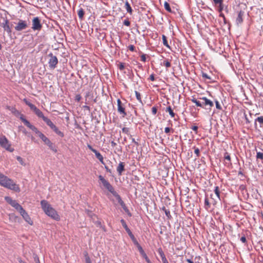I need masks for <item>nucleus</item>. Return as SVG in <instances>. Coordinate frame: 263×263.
I'll return each instance as SVG.
<instances>
[{"label":"nucleus","mask_w":263,"mask_h":263,"mask_svg":"<svg viewBox=\"0 0 263 263\" xmlns=\"http://www.w3.org/2000/svg\"><path fill=\"white\" fill-rule=\"evenodd\" d=\"M199 99L201 100V108H203L206 109H211V108L214 106L213 101L208 99L205 97L199 98Z\"/></svg>","instance_id":"0eeeda50"},{"label":"nucleus","mask_w":263,"mask_h":263,"mask_svg":"<svg viewBox=\"0 0 263 263\" xmlns=\"http://www.w3.org/2000/svg\"><path fill=\"white\" fill-rule=\"evenodd\" d=\"M215 105H216V108L219 109V110H221L222 109V107H221L220 104H219V102L217 100H215Z\"/></svg>","instance_id":"c03bdc74"},{"label":"nucleus","mask_w":263,"mask_h":263,"mask_svg":"<svg viewBox=\"0 0 263 263\" xmlns=\"http://www.w3.org/2000/svg\"><path fill=\"white\" fill-rule=\"evenodd\" d=\"M152 112L153 115H155L157 112V107L156 106H154L152 108Z\"/></svg>","instance_id":"8fccbe9b"},{"label":"nucleus","mask_w":263,"mask_h":263,"mask_svg":"<svg viewBox=\"0 0 263 263\" xmlns=\"http://www.w3.org/2000/svg\"><path fill=\"white\" fill-rule=\"evenodd\" d=\"M125 8L127 12L129 13L130 15L133 14V9L127 1H126L125 3Z\"/></svg>","instance_id":"5701e85b"},{"label":"nucleus","mask_w":263,"mask_h":263,"mask_svg":"<svg viewBox=\"0 0 263 263\" xmlns=\"http://www.w3.org/2000/svg\"><path fill=\"white\" fill-rule=\"evenodd\" d=\"M124 211L126 213V214L129 216L131 217L132 216V213L130 212L126 205L125 204L124 206L122 207Z\"/></svg>","instance_id":"4c0bfd02"},{"label":"nucleus","mask_w":263,"mask_h":263,"mask_svg":"<svg viewBox=\"0 0 263 263\" xmlns=\"http://www.w3.org/2000/svg\"><path fill=\"white\" fill-rule=\"evenodd\" d=\"M99 179L102 183L103 186L112 195L116 192L108 181L106 180L102 175L99 176Z\"/></svg>","instance_id":"423d86ee"},{"label":"nucleus","mask_w":263,"mask_h":263,"mask_svg":"<svg viewBox=\"0 0 263 263\" xmlns=\"http://www.w3.org/2000/svg\"><path fill=\"white\" fill-rule=\"evenodd\" d=\"M81 98L82 97L80 95H77L75 97V100L76 101L79 102L81 100Z\"/></svg>","instance_id":"603ef678"},{"label":"nucleus","mask_w":263,"mask_h":263,"mask_svg":"<svg viewBox=\"0 0 263 263\" xmlns=\"http://www.w3.org/2000/svg\"><path fill=\"white\" fill-rule=\"evenodd\" d=\"M85 261H86V263H91V260L88 255L86 256Z\"/></svg>","instance_id":"6e6d98bb"},{"label":"nucleus","mask_w":263,"mask_h":263,"mask_svg":"<svg viewBox=\"0 0 263 263\" xmlns=\"http://www.w3.org/2000/svg\"><path fill=\"white\" fill-rule=\"evenodd\" d=\"M122 131L123 133L127 134V135H129L130 137H132V135H130L129 133V129L127 127H123L122 129Z\"/></svg>","instance_id":"c9c22d12"},{"label":"nucleus","mask_w":263,"mask_h":263,"mask_svg":"<svg viewBox=\"0 0 263 263\" xmlns=\"http://www.w3.org/2000/svg\"><path fill=\"white\" fill-rule=\"evenodd\" d=\"M51 129L60 137L63 138L64 136V133L60 131L55 125Z\"/></svg>","instance_id":"a211bd4d"},{"label":"nucleus","mask_w":263,"mask_h":263,"mask_svg":"<svg viewBox=\"0 0 263 263\" xmlns=\"http://www.w3.org/2000/svg\"><path fill=\"white\" fill-rule=\"evenodd\" d=\"M34 261L36 262V263H40L39 258L37 256H35L34 257Z\"/></svg>","instance_id":"338daca9"},{"label":"nucleus","mask_w":263,"mask_h":263,"mask_svg":"<svg viewBox=\"0 0 263 263\" xmlns=\"http://www.w3.org/2000/svg\"><path fill=\"white\" fill-rule=\"evenodd\" d=\"M130 238H131L132 240L133 241V243H134V245L135 246H136L137 248L141 247L139 243V242H138V241L135 237L134 235H133L132 237H131Z\"/></svg>","instance_id":"c85d7f7f"},{"label":"nucleus","mask_w":263,"mask_h":263,"mask_svg":"<svg viewBox=\"0 0 263 263\" xmlns=\"http://www.w3.org/2000/svg\"><path fill=\"white\" fill-rule=\"evenodd\" d=\"M17 211L19 212L22 216L27 213L22 206H21Z\"/></svg>","instance_id":"a19ab883"},{"label":"nucleus","mask_w":263,"mask_h":263,"mask_svg":"<svg viewBox=\"0 0 263 263\" xmlns=\"http://www.w3.org/2000/svg\"><path fill=\"white\" fill-rule=\"evenodd\" d=\"M0 185L16 192H20L21 191L18 185L1 173H0Z\"/></svg>","instance_id":"f03ea898"},{"label":"nucleus","mask_w":263,"mask_h":263,"mask_svg":"<svg viewBox=\"0 0 263 263\" xmlns=\"http://www.w3.org/2000/svg\"><path fill=\"white\" fill-rule=\"evenodd\" d=\"M118 68L120 70H123L125 68L124 63H120L118 65Z\"/></svg>","instance_id":"de8ad7c7"},{"label":"nucleus","mask_w":263,"mask_h":263,"mask_svg":"<svg viewBox=\"0 0 263 263\" xmlns=\"http://www.w3.org/2000/svg\"><path fill=\"white\" fill-rule=\"evenodd\" d=\"M161 210L164 212L166 216L167 217L168 219H170L172 218L170 211L168 209H166L165 206H163L161 208Z\"/></svg>","instance_id":"4be33fe9"},{"label":"nucleus","mask_w":263,"mask_h":263,"mask_svg":"<svg viewBox=\"0 0 263 263\" xmlns=\"http://www.w3.org/2000/svg\"><path fill=\"white\" fill-rule=\"evenodd\" d=\"M17 160L20 163V164L23 166L25 165V163L23 159V158L20 156L16 157Z\"/></svg>","instance_id":"79ce46f5"},{"label":"nucleus","mask_w":263,"mask_h":263,"mask_svg":"<svg viewBox=\"0 0 263 263\" xmlns=\"http://www.w3.org/2000/svg\"><path fill=\"white\" fill-rule=\"evenodd\" d=\"M256 159L263 160V153L261 152H257Z\"/></svg>","instance_id":"37998d69"},{"label":"nucleus","mask_w":263,"mask_h":263,"mask_svg":"<svg viewBox=\"0 0 263 263\" xmlns=\"http://www.w3.org/2000/svg\"><path fill=\"white\" fill-rule=\"evenodd\" d=\"M194 148L195 149V151H194L195 154L196 155L197 157H199L200 155V151H199V148L195 147H194Z\"/></svg>","instance_id":"09e8293b"},{"label":"nucleus","mask_w":263,"mask_h":263,"mask_svg":"<svg viewBox=\"0 0 263 263\" xmlns=\"http://www.w3.org/2000/svg\"><path fill=\"white\" fill-rule=\"evenodd\" d=\"M244 14V12L240 11L238 13V16L236 18V22L237 25L241 24L243 22L242 16Z\"/></svg>","instance_id":"dca6fc26"},{"label":"nucleus","mask_w":263,"mask_h":263,"mask_svg":"<svg viewBox=\"0 0 263 263\" xmlns=\"http://www.w3.org/2000/svg\"><path fill=\"white\" fill-rule=\"evenodd\" d=\"M222 1L223 0H213L214 3L215 4H219V5H220V6L221 5V4L222 3Z\"/></svg>","instance_id":"864d4df0"},{"label":"nucleus","mask_w":263,"mask_h":263,"mask_svg":"<svg viewBox=\"0 0 263 263\" xmlns=\"http://www.w3.org/2000/svg\"><path fill=\"white\" fill-rule=\"evenodd\" d=\"M214 192L217 197V198L220 199V191L218 186H215L214 189Z\"/></svg>","instance_id":"72a5a7b5"},{"label":"nucleus","mask_w":263,"mask_h":263,"mask_svg":"<svg viewBox=\"0 0 263 263\" xmlns=\"http://www.w3.org/2000/svg\"><path fill=\"white\" fill-rule=\"evenodd\" d=\"M138 250H139L140 254L141 255V256L144 258L147 255L146 254V253H145V252L144 251L143 249H142V247H140L138 248Z\"/></svg>","instance_id":"7c9ffc66"},{"label":"nucleus","mask_w":263,"mask_h":263,"mask_svg":"<svg viewBox=\"0 0 263 263\" xmlns=\"http://www.w3.org/2000/svg\"><path fill=\"white\" fill-rule=\"evenodd\" d=\"M202 77L203 78H204V79H208L210 80H211V79H212L211 77L209 76L208 74H206V73H204L203 72H202Z\"/></svg>","instance_id":"a18cd8bd"},{"label":"nucleus","mask_w":263,"mask_h":263,"mask_svg":"<svg viewBox=\"0 0 263 263\" xmlns=\"http://www.w3.org/2000/svg\"><path fill=\"white\" fill-rule=\"evenodd\" d=\"M170 130H171V128L168 127H166L164 129V132L166 134H168V133H170Z\"/></svg>","instance_id":"bf43d9fd"},{"label":"nucleus","mask_w":263,"mask_h":263,"mask_svg":"<svg viewBox=\"0 0 263 263\" xmlns=\"http://www.w3.org/2000/svg\"><path fill=\"white\" fill-rule=\"evenodd\" d=\"M164 6L166 10H167L168 12H171V8L170 7L169 4L167 2H165L164 4Z\"/></svg>","instance_id":"f704fd0d"},{"label":"nucleus","mask_w":263,"mask_h":263,"mask_svg":"<svg viewBox=\"0 0 263 263\" xmlns=\"http://www.w3.org/2000/svg\"><path fill=\"white\" fill-rule=\"evenodd\" d=\"M128 49L131 51H134L135 50V47L133 45H130L128 46Z\"/></svg>","instance_id":"5fc2aeb1"},{"label":"nucleus","mask_w":263,"mask_h":263,"mask_svg":"<svg viewBox=\"0 0 263 263\" xmlns=\"http://www.w3.org/2000/svg\"><path fill=\"white\" fill-rule=\"evenodd\" d=\"M117 106L118 112L120 115H122L123 117H125L127 115V114L125 111V105L119 99L117 100Z\"/></svg>","instance_id":"1a4fd4ad"},{"label":"nucleus","mask_w":263,"mask_h":263,"mask_svg":"<svg viewBox=\"0 0 263 263\" xmlns=\"http://www.w3.org/2000/svg\"><path fill=\"white\" fill-rule=\"evenodd\" d=\"M145 259V261L147 263H152L151 261L149 260L147 256H146L144 258Z\"/></svg>","instance_id":"e2e57ef3"},{"label":"nucleus","mask_w":263,"mask_h":263,"mask_svg":"<svg viewBox=\"0 0 263 263\" xmlns=\"http://www.w3.org/2000/svg\"><path fill=\"white\" fill-rule=\"evenodd\" d=\"M97 158V159L100 161V162L102 164H104V160H103V156L99 153L98 151H97L96 149L93 152Z\"/></svg>","instance_id":"6ab92c4d"},{"label":"nucleus","mask_w":263,"mask_h":263,"mask_svg":"<svg viewBox=\"0 0 263 263\" xmlns=\"http://www.w3.org/2000/svg\"><path fill=\"white\" fill-rule=\"evenodd\" d=\"M166 112H168L172 118H174L175 116V114L174 112L172 107L168 106L165 109Z\"/></svg>","instance_id":"393cba45"},{"label":"nucleus","mask_w":263,"mask_h":263,"mask_svg":"<svg viewBox=\"0 0 263 263\" xmlns=\"http://www.w3.org/2000/svg\"><path fill=\"white\" fill-rule=\"evenodd\" d=\"M48 57H50V59L48 61L49 66L50 68L54 69L58 63V60L57 57L53 55L52 53H50L48 54Z\"/></svg>","instance_id":"6e6552de"},{"label":"nucleus","mask_w":263,"mask_h":263,"mask_svg":"<svg viewBox=\"0 0 263 263\" xmlns=\"http://www.w3.org/2000/svg\"><path fill=\"white\" fill-rule=\"evenodd\" d=\"M162 259V261L163 262V263H168L167 259L166 257L164 258H162L161 259Z\"/></svg>","instance_id":"774afa93"},{"label":"nucleus","mask_w":263,"mask_h":263,"mask_svg":"<svg viewBox=\"0 0 263 263\" xmlns=\"http://www.w3.org/2000/svg\"><path fill=\"white\" fill-rule=\"evenodd\" d=\"M240 240L243 243L246 244L247 242V239H246L245 235H243L241 237V238H240Z\"/></svg>","instance_id":"49530a36"},{"label":"nucleus","mask_w":263,"mask_h":263,"mask_svg":"<svg viewBox=\"0 0 263 263\" xmlns=\"http://www.w3.org/2000/svg\"><path fill=\"white\" fill-rule=\"evenodd\" d=\"M135 95H136V98L140 102L142 103V100H141V94L140 92H138L137 91H135Z\"/></svg>","instance_id":"ea45409f"},{"label":"nucleus","mask_w":263,"mask_h":263,"mask_svg":"<svg viewBox=\"0 0 263 263\" xmlns=\"http://www.w3.org/2000/svg\"><path fill=\"white\" fill-rule=\"evenodd\" d=\"M149 80H151L152 81H154L155 80V76L154 74H152L149 77Z\"/></svg>","instance_id":"680f3d73"},{"label":"nucleus","mask_w":263,"mask_h":263,"mask_svg":"<svg viewBox=\"0 0 263 263\" xmlns=\"http://www.w3.org/2000/svg\"><path fill=\"white\" fill-rule=\"evenodd\" d=\"M6 201L9 203L10 205L15 200H13L11 197L7 196L5 198Z\"/></svg>","instance_id":"58836bf2"},{"label":"nucleus","mask_w":263,"mask_h":263,"mask_svg":"<svg viewBox=\"0 0 263 263\" xmlns=\"http://www.w3.org/2000/svg\"><path fill=\"white\" fill-rule=\"evenodd\" d=\"M87 214H88V216H90L91 218H92L93 216H95L96 217V215L93 213H92L91 212H90V211H87Z\"/></svg>","instance_id":"4d7b16f0"},{"label":"nucleus","mask_w":263,"mask_h":263,"mask_svg":"<svg viewBox=\"0 0 263 263\" xmlns=\"http://www.w3.org/2000/svg\"><path fill=\"white\" fill-rule=\"evenodd\" d=\"M0 146L9 152H12L14 151V149L11 147V144L5 136H0Z\"/></svg>","instance_id":"39448f33"},{"label":"nucleus","mask_w":263,"mask_h":263,"mask_svg":"<svg viewBox=\"0 0 263 263\" xmlns=\"http://www.w3.org/2000/svg\"><path fill=\"white\" fill-rule=\"evenodd\" d=\"M27 27V25L26 21L21 20L18 21L17 25L15 27V29L16 31H21L25 29Z\"/></svg>","instance_id":"f8f14e48"},{"label":"nucleus","mask_w":263,"mask_h":263,"mask_svg":"<svg viewBox=\"0 0 263 263\" xmlns=\"http://www.w3.org/2000/svg\"><path fill=\"white\" fill-rule=\"evenodd\" d=\"M204 204H205V205H208V206H209V200L208 199V198H205V200H204Z\"/></svg>","instance_id":"0e129e2a"},{"label":"nucleus","mask_w":263,"mask_h":263,"mask_svg":"<svg viewBox=\"0 0 263 263\" xmlns=\"http://www.w3.org/2000/svg\"><path fill=\"white\" fill-rule=\"evenodd\" d=\"M224 164L227 167H231L232 166V163L231 157L228 152H225L224 154Z\"/></svg>","instance_id":"ddd939ff"},{"label":"nucleus","mask_w":263,"mask_h":263,"mask_svg":"<svg viewBox=\"0 0 263 263\" xmlns=\"http://www.w3.org/2000/svg\"><path fill=\"white\" fill-rule=\"evenodd\" d=\"M112 195L116 197V198L118 200L119 203L121 202V201H123L122 200L120 196L117 193V192H116Z\"/></svg>","instance_id":"473e14b6"},{"label":"nucleus","mask_w":263,"mask_h":263,"mask_svg":"<svg viewBox=\"0 0 263 263\" xmlns=\"http://www.w3.org/2000/svg\"><path fill=\"white\" fill-rule=\"evenodd\" d=\"M141 61H143V62H145L146 61V56H145V54H142L141 56Z\"/></svg>","instance_id":"052dcab7"},{"label":"nucleus","mask_w":263,"mask_h":263,"mask_svg":"<svg viewBox=\"0 0 263 263\" xmlns=\"http://www.w3.org/2000/svg\"><path fill=\"white\" fill-rule=\"evenodd\" d=\"M258 121L260 123V127H262L263 126V116H260L257 118L255 120V126H256V122Z\"/></svg>","instance_id":"a878e982"},{"label":"nucleus","mask_w":263,"mask_h":263,"mask_svg":"<svg viewBox=\"0 0 263 263\" xmlns=\"http://www.w3.org/2000/svg\"><path fill=\"white\" fill-rule=\"evenodd\" d=\"M22 217L24 218V219L29 224H33V221L31 220V218L30 217L27 213H25L24 215L22 216Z\"/></svg>","instance_id":"412c9836"},{"label":"nucleus","mask_w":263,"mask_h":263,"mask_svg":"<svg viewBox=\"0 0 263 263\" xmlns=\"http://www.w3.org/2000/svg\"><path fill=\"white\" fill-rule=\"evenodd\" d=\"M23 101L34 111L39 118H42L43 120L46 117L44 116L42 111L38 109L34 104L28 101L26 99H24Z\"/></svg>","instance_id":"20e7f679"},{"label":"nucleus","mask_w":263,"mask_h":263,"mask_svg":"<svg viewBox=\"0 0 263 263\" xmlns=\"http://www.w3.org/2000/svg\"><path fill=\"white\" fill-rule=\"evenodd\" d=\"M21 120L24 123V124L29 128L30 129L33 130L37 136L42 139L44 143L47 145L49 148L53 152L57 153L58 152L57 148L55 145L48 139L46 136H45L42 133L38 130V129L32 125L27 120L24 119L23 117H21Z\"/></svg>","instance_id":"f257e3e1"},{"label":"nucleus","mask_w":263,"mask_h":263,"mask_svg":"<svg viewBox=\"0 0 263 263\" xmlns=\"http://www.w3.org/2000/svg\"><path fill=\"white\" fill-rule=\"evenodd\" d=\"M41 205L44 212L48 216L57 221L59 220L60 218L57 211L51 207V205L46 200H43L41 201Z\"/></svg>","instance_id":"7ed1b4c3"},{"label":"nucleus","mask_w":263,"mask_h":263,"mask_svg":"<svg viewBox=\"0 0 263 263\" xmlns=\"http://www.w3.org/2000/svg\"><path fill=\"white\" fill-rule=\"evenodd\" d=\"M11 205L16 210H17L21 206V205L18 203H17L16 200H14V201L12 203V204H11Z\"/></svg>","instance_id":"c756f323"},{"label":"nucleus","mask_w":263,"mask_h":263,"mask_svg":"<svg viewBox=\"0 0 263 263\" xmlns=\"http://www.w3.org/2000/svg\"><path fill=\"white\" fill-rule=\"evenodd\" d=\"M190 100L192 102L195 103L197 107H201L202 104L201 100H200L199 99V100H198L194 97H192Z\"/></svg>","instance_id":"aec40b11"},{"label":"nucleus","mask_w":263,"mask_h":263,"mask_svg":"<svg viewBox=\"0 0 263 263\" xmlns=\"http://www.w3.org/2000/svg\"><path fill=\"white\" fill-rule=\"evenodd\" d=\"M162 41H163V45L166 46V47H167L168 48L170 49V46H169L168 43H167V39H166V37L165 35L163 34L162 35Z\"/></svg>","instance_id":"cd10ccee"},{"label":"nucleus","mask_w":263,"mask_h":263,"mask_svg":"<svg viewBox=\"0 0 263 263\" xmlns=\"http://www.w3.org/2000/svg\"><path fill=\"white\" fill-rule=\"evenodd\" d=\"M158 253L160 256L161 259L164 258L165 257V255L162 249V248H160L158 249Z\"/></svg>","instance_id":"2f4dec72"},{"label":"nucleus","mask_w":263,"mask_h":263,"mask_svg":"<svg viewBox=\"0 0 263 263\" xmlns=\"http://www.w3.org/2000/svg\"><path fill=\"white\" fill-rule=\"evenodd\" d=\"M120 222H121L122 226L123 227V228L125 229V231L128 234L130 238L131 237H132L134 235L132 233V231L130 230V229L127 227V225L126 224L125 221L124 219H121Z\"/></svg>","instance_id":"2eb2a0df"},{"label":"nucleus","mask_w":263,"mask_h":263,"mask_svg":"<svg viewBox=\"0 0 263 263\" xmlns=\"http://www.w3.org/2000/svg\"><path fill=\"white\" fill-rule=\"evenodd\" d=\"M43 120L46 123V124L48 126H49L50 128H51L54 125L52 122L46 117Z\"/></svg>","instance_id":"b1692460"},{"label":"nucleus","mask_w":263,"mask_h":263,"mask_svg":"<svg viewBox=\"0 0 263 263\" xmlns=\"http://www.w3.org/2000/svg\"><path fill=\"white\" fill-rule=\"evenodd\" d=\"M87 147L91 151H92L93 153L94 152V151L96 150V149L93 148L89 144H88L87 145Z\"/></svg>","instance_id":"13d9d810"},{"label":"nucleus","mask_w":263,"mask_h":263,"mask_svg":"<svg viewBox=\"0 0 263 263\" xmlns=\"http://www.w3.org/2000/svg\"><path fill=\"white\" fill-rule=\"evenodd\" d=\"M7 108L16 117H19L21 119V117L22 116L23 117L24 119H25L24 116L23 114H21V112L17 110L15 107L8 106Z\"/></svg>","instance_id":"4468645a"},{"label":"nucleus","mask_w":263,"mask_h":263,"mask_svg":"<svg viewBox=\"0 0 263 263\" xmlns=\"http://www.w3.org/2000/svg\"><path fill=\"white\" fill-rule=\"evenodd\" d=\"M161 65H163V66H165L166 68L170 67L171 66V64L168 60H164L163 62V64Z\"/></svg>","instance_id":"e433bc0d"},{"label":"nucleus","mask_w":263,"mask_h":263,"mask_svg":"<svg viewBox=\"0 0 263 263\" xmlns=\"http://www.w3.org/2000/svg\"><path fill=\"white\" fill-rule=\"evenodd\" d=\"M123 24L125 25V26H129L130 25V22L128 21V19H126L124 21H123Z\"/></svg>","instance_id":"3c124183"},{"label":"nucleus","mask_w":263,"mask_h":263,"mask_svg":"<svg viewBox=\"0 0 263 263\" xmlns=\"http://www.w3.org/2000/svg\"><path fill=\"white\" fill-rule=\"evenodd\" d=\"M124 163L122 162H120L117 168V171L119 175H121L123 172L125 170L124 169Z\"/></svg>","instance_id":"f3484780"},{"label":"nucleus","mask_w":263,"mask_h":263,"mask_svg":"<svg viewBox=\"0 0 263 263\" xmlns=\"http://www.w3.org/2000/svg\"><path fill=\"white\" fill-rule=\"evenodd\" d=\"M42 25L41 24L40 20L38 17H34L32 20V29L33 30H40L42 28Z\"/></svg>","instance_id":"9d476101"},{"label":"nucleus","mask_w":263,"mask_h":263,"mask_svg":"<svg viewBox=\"0 0 263 263\" xmlns=\"http://www.w3.org/2000/svg\"><path fill=\"white\" fill-rule=\"evenodd\" d=\"M3 22L1 24V26L4 28L9 35L11 34V29L9 25V21L7 17H3Z\"/></svg>","instance_id":"9b49d317"},{"label":"nucleus","mask_w":263,"mask_h":263,"mask_svg":"<svg viewBox=\"0 0 263 263\" xmlns=\"http://www.w3.org/2000/svg\"><path fill=\"white\" fill-rule=\"evenodd\" d=\"M192 129L195 132H197V130H198V126H193V127H192Z\"/></svg>","instance_id":"69168bd1"},{"label":"nucleus","mask_w":263,"mask_h":263,"mask_svg":"<svg viewBox=\"0 0 263 263\" xmlns=\"http://www.w3.org/2000/svg\"><path fill=\"white\" fill-rule=\"evenodd\" d=\"M84 14V10L82 8L80 9L78 12V15L80 20H82L83 19Z\"/></svg>","instance_id":"bb28decb"}]
</instances>
